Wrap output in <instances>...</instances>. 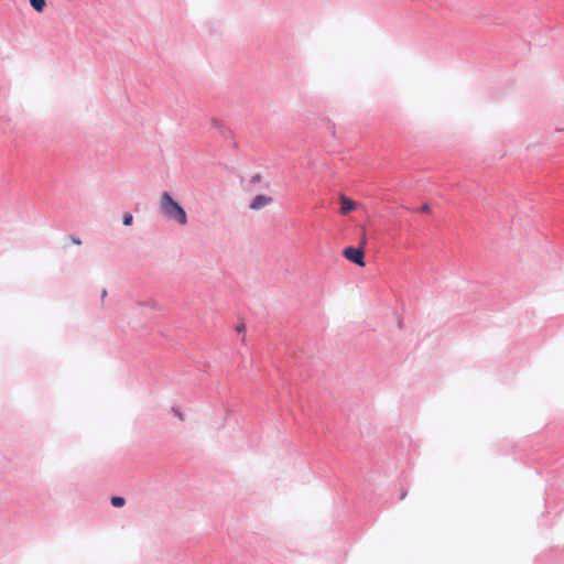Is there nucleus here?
I'll return each mask as SVG.
<instances>
[{
    "instance_id": "nucleus-2",
    "label": "nucleus",
    "mask_w": 564,
    "mask_h": 564,
    "mask_svg": "<svg viewBox=\"0 0 564 564\" xmlns=\"http://www.w3.org/2000/svg\"><path fill=\"white\" fill-rule=\"evenodd\" d=\"M344 256L347 260H349L360 267H365V261H364L365 253L361 248L348 247L344 250Z\"/></svg>"
},
{
    "instance_id": "nucleus-6",
    "label": "nucleus",
    "mask_w": 564,
    "mask_h": 564,
    "mask_svg": "<svg viewBox=\"0 0 564 564\" xmlns=\"http://www.w3.org/2000/svg\"><path fill=\"white\" fill-rule=\"evenodd\" d=\"M31 6L35 11L43 12L46 7V2H31Z\"/></svg>"
},
{
    "instance_id": "nucleus-13",
    "label": "nucleus",
    "mask_w": 564,
    "mask_h": 564,
    "mask_svg": "<svg viewBox=\"0 0 564 564\" xmlns=\"http://www.w3.org/2000/svg\"><path fill=\"white\" fill-rule=\"evenodd\" d=\"M406 494H408L406 491H403L400 498H401V499H404V498H405V496H406Z\"/></svg>"
},
{
    "instance_id": "nucleus-8",
    "label": "nucleus",
    "mask_w": 564,
    "mask_h": 564,
    "mask_svg": "<svg viewBox=\"0 0 564 564\" xmlns=\"http://www.w3.org/2000/svg\"><path fill=\"white\" fill-rule=\"evenodd\" d=\"M246 329V326L243 324H240L237 326V332L241 333V332H245Z\"/></svg>"
},
{
    "instance_id": "nucleus-3",
    "label": "nucleus",
    "mask_w": 564,
    "mask_h": 564,
    "mask_svg": "<svg viewBox=\"0 0 564 564\" xmlns=\"http://www.w3.org/2000/svg\"><path fill=\"white\" fill-rule=\"evenodd\" d=\"M339 202H340V214L341 215H347L348 213L355 210L358 207L357 203H355L354 200H351L350 198H348L345 195H340Z\"/></svg>"
},
{
    "instance_id": "nucleus-7",
    "label": "nucleus",
    "mask_w": 564,
    "mask_h": 564,
    "mask_svg": "<svg viewBox=\"0 0 564 564\" xmlns=\"http://www.w3.org/2000/svg\"><path fill=\"white\" fill-rule=\"evenodd\" d=\"M132 219H133V218H132V216H131L130 214H129V215H126V216L123 217V225H124V226H129V225H131Z\"/></svg>"
},
{
    "instance_id": "nucleus-10",
    "label": "nucleus",
    "mask_w": 564,
    "mask_h": 564,
    "mask_svg": "<svg viewBox=\"0 0 564 564\" xmlns=\"http://www.w3.org/2000/svg\"><path fill=\"white\" fill-rule=\"evenodd\" d=\"M421 209H422V212H424V213H429V212H430V207H429V205H423Z\"/></svg>"
},
{
    "instance_id": "nucleus-5",
    "label": "nucleus",
    "mask_w": 564,
    "mask_h": 564,
    "mask_svg": "<svg viewBox=\"0 0 564 564\" xmlns=\"http://www.w3.org/2000/svg\"><path fill=\"white\" fill-rule=\"evenodd\" d=\"M124 499L122 497H112L111 503L113 507L120 508L124 505Z\"/></svg>"
},
{
    "instance_id": "nucleus-9",
    "label": "nucleus",
    "mask_w": 564,
    "mask_h": 564,
    "mask_svg": "<svg viewBox=\"0 0 564 564\" xmlns=\"http://www.w3.org/2000/svg\"><path fill=\"white\" fill-rule=\"evenodd\" d=\"M107 295H108V292H107V290H106V289H104V290L101 291V295H100V296H101V301H104V300L106 299V296H107Z\"/></svg>"
},
{
    "instance_id": "nucleus-1",
    "label": "nucleus",
    "mask_w": 564,
    "mask_h": 564,
    "mask_svg": "<svg viewBox=\"0 0 564 564\" xmlns=\"http://www.w3.org/2000/svg\"><path fill=\"white\" fill-rule=\"evenodd\" d=\"M160 208L166 218L175 220L181 226L187 224V216L184 208L180 206L167 192L161 195Z\"/></svg>"
},
{
    "instance_id": "nucleus-11",
    "label": "nucleus",
    "mask_w": 564,
    "mask_h": 564,
    "mask_svg": "<svg viewBox=\"0 0 564 564\" xmlns=\"http://www.w3.org/2000/svg\"><path fill=\"white\" fill-rule=\"evenodd\" d=\"M73 241H74V243H76V245H80V240H79V239H75V238H73Z\"/></svg>"
},
{
    "instance_id": "nucleus-12",
    "label": "nucleus",
    "mask_w": 564,
    "mask_h": 564,
    "mask_svg": "<svg viewBox=\"0 0 564 564\" xmlns=\"http://www.w3.org/2000/svg\"><path fill=\"white\" fill-rule=\"evenodd\" d=\"M175 413L181 420H183V415L180 412L175 411Z\"/></svg>"
},
{
    "instance_id": "nucleus-4",
    "label": "nucleus",
    "mask_w": 564,
    "mask_h": 564,
    "mask_svg": "<svg viewBox=\"0 0 564 564\" xmlns=\"http://www.w3.org/2000/svg\"><path fill=\"white\" fill-rule=\"evenodd\" d=\"M272 203V198L269 197V196H265V195H257L251 204H250V208L251 209H254V210H258V209H261L268 205H270Z\"/></svg>"
}]
</instances>
